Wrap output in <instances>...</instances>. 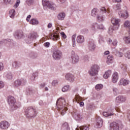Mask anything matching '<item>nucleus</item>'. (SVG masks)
I'll use <instances>...</instances> for the list:
<instances>
[{
	"mask_svg": "<svg viewBox=\"0 0 130 130\" xmlns=\"http://www.w3.org/2000/svg\"><path fill=\"white\" fill-rule=\"evenodd\" d=\"M10 126V123L7 121H2L0 122V128L1 129H8Z\"/></svg>",
	"mask_w": 130,
	"mask_h": 130,
	"instance_id": "13",
	"label": "nucleus"
},
{
	"mask_svg": "<svg viewBox=\"0 0 130 130\" xmlns=\"http://www.w3.org/2000/svg\"><path fill=\"white\" fill-rule=\"evenodd\" d=\"M50 39H52L54 41H57L59 40V33L55 32L52 34L50 35Z\"/></svg>",
	"mask_w": 130,
	"mask_h": 130,
	"instance_id": "16",
	"label": "nucleus"
},
{
	"mask_svg": "<svg viewBox=\"0 0 130 130\" xmlns=\"http://www.w3.org/2000/svg\"><path fill=\"white\" fill-rule=\"evenodd\" d=\"M119 127H123L122 122L120 121H117L116 122H113L110 124V130H119Z\"/></svg>",
	"mask_w": 130,
	"mask_h": 130,
	"instance_id": "5",
	"label": "nucleus"
},
{
	"mask_svg": "<svg viewBox=\"0 0 130 130\" xmlns=\"http://www.w3.org/2000/svg\"><path fill=\"white\" fill-rule=\"evenodd\" d=\"M60 34H61L62 37L63 38H64V39H66L67 38V36L66 35V34H64V32H63V31H61L60 32Z\"/></svg>",
	"mask_w": 130,
	"mask_h": 130,
	"instance_id": "60",
	"label": "nucleus"
},
{
	"mask_svg": "<svg viewBox=\"0 0 130 130\" xmlns=\"http://www.w3.org/2000/svg\"><path fill=\"white\" fill-rule=\"evenodd\" d=\"M118 81V74L117 72H115L113 74L112 81L113 83H117Z\"/></svg>",
	"mask_w": 130,
	"mask_h": 130,
	"instance_id": "23",
	"label": "nucleus"
},
{
	"mask_svg": "<svg viewBox=\"0 0 130 130\" xmlns=\"http://www.w3.org/2000/svg\"><path fill=\"white\" fill-rule=\"evenodd\" d=\"M6 78L9 80H12L13 79V75L11 73H9L7 74Z\"/></svg>",
	"mask_w": 130,
	"mask_h": 130,
	"instance_id": "52",
	"label": "nucleus"
},
{
	"mask_svg": "<svg viewBox=\"0 0 130 130\" xmlns=\"http://www.w3.org/2000/svg\"><path fill=\"white\" fill-rule=\"evenodd\" d=\"M38 56V55L34 52H31L28 54V57L31 58V59H35L37 58Z\"/></svg>",
	"mask_w": 130,
	"mask_h": 130,
	"instance_id": "26",
	"label": "nucleus"
},
{
	"mask_svg": "<svg viewBox=\"0 0 130 130\" xmlns=\"http://www.w3.org/2000/svg\"><path fill=\"white\" fill-rule=\"evenodd\" d=\"M99 43H102V42H103V37H102V36H101V35L99 36Z\"/></svg>",
	"mask_w": 130,
	"mask_h": 130,
	"instance_id": "57",
	"label": "nucleus"
},
{
	"mask_svg": "<svg viewBox=\"0 0 130 130\" xmlns=\"http://www.w3.org/2000/svg\"><path fill=\"white\" fill-rule=\"evenodd\" d=\"M61 56H62V53L61 51H59V50H55L53 51L52 57L54 58V59L59 60V59L61 58Z\"/></svg>",
	"mask_w": 130,
	"mask_h": 130,
	"instance_id": "9",
	"label": "nucleus"
},
{
	"mask_svg": "<svg viewBox=\"0 0 130 130\" xmlns=\"http://www.w3.org/2000/svg\"><path fill=\"white\" fill-rule=\"evenodd\" d=\"M24 36V33L23 31L21 30H17L14 33V37L16 39H21Z\"/></svg>",
	"mask_w": 130,
	"mask_h": 130,
	"instance_id": "11",
	"label": "nucleus"
},
{
	"mask_svg": "<svg viewBox=\"0 0 130 130\" xmlns=\"http://www.w3.org/2000/svg\"><path fill=\"white\" fill-rule=\"evenodd\" d=\"M37 116V111L36 109H34V110L31 112L29 116H28V118H34Z\"/></svg>",
	"mask_w": 130,
	"mask_h": 130,
	"instance_id": "30",
	"label": "nucleus"
},
{
	"mask_svg": "<svg viewBox=\"0 0 130 130\" xmlns=\"http://www.w3.org/2000/svg\"><path fill=\"white\" fill-rule=\"evenodd\" d=\"M34 110V108L32 107H29L27 108V109L25 110V113L26 117H28L30 114V113H32L33 110Z\"/></svg>",
	"mask_w": 130,
	"mask_h": 130,
	"instance_id": "22",
	"label": "nucleus"
},
{
	"mask_svg": "<svg viewBox=\"0 0 130 130\" xmlns=\"http://www.w3.org/2000/svg\"><path fill=\"white\" fill-rule=\"evenodd\" d=\"M112 90H113V94L115 96L119 94V90H118V88H117V87H113Z\"/></svg>",
	"mask_w": 130,
	"mask_h": 130,
	"instance_id": "36",
	"label": "nucleus"
},
{
	"mask_svg": "<svg viewBox=\"0 0 130 130\" xmlns=\"http://www.w3.org/2000/svg\"><path fill=\"white\" fill-rule=\"evenodd\" d=\"M97 26V23H94L93 24V25L91 26V31L93 32V33H95L96 32V30L95 28V26Z\"/></svg>",
	"mask_w": 130,
	"mask_h": 130,
	"instance_id": "46",
	"label": "nucleus"
},
{
	"mask_svg": "<svg viewBox=\"0 0 130 130\" xmlns=\"http://www.w3.org/2000/svg\"><path fill=\"white\" fill-rule=\"evenodd\" d=\"M72 115L76 120H81V119H83V116L81 115V113L78 110H74L73 112L72 113Z\"/></svg>",
	"mask_w": 130,
	"mask_h": 130,
	"instance_id": "10",
	"label": "nucleus"
},
{
	"mask_svg": "<svg viewBox=\"0 0 130 130\" xmlns=\"http://www.w3.org/2000/svg\"><path fill=\"white\" fill-rule=\"evenodd\" d=\"M114 52L115 53L116 55H117V56H118L119 57H121L123 55V54H122V52L118 51L117 50H115Z\"/></svg>",
	"mask_w": 130,
	"mask_h": 130,
	"instance_id": "40",
	"label": "nucleus"
},
{
	"mask_svg": "<svg viewBox=\"0 0 130 130\" xmlns=\"http://www.w3.org/2000/svg\"><path fill=\"white\" fill-rule=\"evenodd\" d=\"M126 100V98L123 96V95H119L116 98V103H122L123 102H125Z\"/></svg>",
	"mask_w": 130,
	"mask_h": 130,
	"instance_id": "18",
	"label": "nucleus"
},
{
	"mask_svg": "<svg viewBox=\"0 0 130 130\" xmlns=\"http://www.w3.org/2000/svg\"><path fill=\"white\" fill-rule=\"evenodd\" d=\"M103 88V85L101 84H97L95 86V89L96 90H97V91H100V90H101V89H102Z\"/></svg>",
	"mask_w": 130,
	"mask_h": 130,
	"instance_id": "42",
	"label": "nucleus"
},
{
	"mask_svg": "<svg viewBox=\"0 0 130 130\" xmlns=\"http://www.w3.org/2000/svg\"><path fill=\"white\" fill-rule=\"evenodd\" d=\"M39 23L38 20L35 19H32L30 21V24L31 25H38Z\"/></svg>",
	"mask_w": 130,
	"mask_h": 130,
	"instance_id": "38",
	"label": "nucleus"
},
{
	"mask_svg": "<svg viewBox=\"0 0 130 130\" xmlns=\"http://www.w3.org/2000/svg\"><path fill=\"white\" fill-rule=\"evenodd\" d=\"M27 92L28 93H29V94H34V93H36V90H35L31 88H29L27 89Z\"/></svg>",
	"mask_w": 130,
	"mask_h": 130,
	"instance_id": "43",
	"label": "nucleus"
},
{
	"mask_svg": "<svg viewBox=\"0 0 130 130\" xmlns=\"http://www.w3.org/2000/svg\"><path fill=\"white\" fill-rule=\"evenodd\" d=\"M42 5L44 8H48L51 10H54L56 8V5L52 2H50L48 0H42Z\"/></svg>",
	"mask_w": 130,
	"mask_h": 130,
	"instance_id": "7",
	"label": "nucleus"
},
{
	"mask_svg": "<svg viewBox=\"0 0 130 130\" xmlns=\"http://www.w3.org/2000/svg\"><path fill=\"white\" fill-rule=\"evenodd\" d=\"M76 36H77V34H74L72 37L73 47H75V46H76Z\"/></svg>",
	"mask_w": 130,
	"mask_h": 130,
	"instance_id": "39",
	"label": "nucleus"
},
{
	"mask_svg": "<svg viewBox=\"0 0 130 130\" xmlns=\"http://www.w3.org/2000/svg\"><path fill=\"white\" fill-rule=\"evenodd\" d=\"M88 47L89 51H95L96 49V44L94 43V41L89 42L88 45Z\"/></svg>",
	"mask_w": 130,
	"mask_h": 130,
	"instance_id": "17",
	"label": "nucleus"
},
{
	"mask_svg": "<svg viewBox=\"0 0 130 130\" xmlns=\"http://www.w3.org/2000/svg\"><path fill=\"white\" fill-rule=\"evenodd\" d=\"M70 90H71V87L69 85H66L62 88V92H68V91H70Z\"/></svg>",
	"mask_w": 130,
	"mask_h": 130,
	"instance_id": "37",
	"label": "nucleus"
},
{
	"mask_svg": "<svg viewBox=\"0 0 130 130\" xmlns=\"http://www.w3.org/2000/svg\"><path fill=\"white\" fill-rule=\"evenodd\" d=\"M14 85L16 87H19L20 86H21V81L20 80H17L15 81Z\"/></svg>",
	"mask_w": 130,
	"mask_h": 130,
	"instance_id": "47",
	"label": "nucleus"
},
{
	"mask_svg": "<svg viewBox=\"0 0 130 130\" xmlns=\"http://www.w3.org/2000/svg\"><path fill=\"white\" fill-rule=\"evenodd\" d=\"M115 29H116V28L114 29V26H110V27L109 28V34H112V33L113 32V30H116Z\"/></svg>",
	"mask_w": 130,
	"mask_h": 130,
	"instance_id": "50",
	"label": "nucleus"
},
{
	"mask_svg": "<svg viewBox=\"0 0 130 130\" xmlns=\"http://www.w3.org/2000/svg\"><path fill=\"white\" fill-rule=\"evenodd\" d=\"M112 44L114 46H116L117 45V40H114L112 42Z\"/></svg>",
	"mask_w": 130,
	"mask_h": 130,
	"instance_id": "62",
	"label": "nucleus"
},
{
	"mask_svg": "<svg viewBox=\"0 0 130 130\" xmlns=\"http://www.w3.org/2000/svg\"><path fill=\"white\" fill-rule=\"evenodd\" d=\"M114 9L115 11H119L118 14L119 18H123V19H127L128 18V13L126 10L125 11H120L121 10L120 4H116Z\"/></svg>",
	"mask_w": 130,
	"mask_h": 130,
	"instance_id": "1",
	"label": "nucleus"
},
{
	"mask_svg": "<svg viewBox=\"0 0 130 130\" xmlns=\"http://www.w3.org/2000/svg\"><path fill=\"white\" fill-rule=\"evenodd\" d=\"M98 14V11H97V9L94 8L91 11V15L92 17H96V15Z\"/></svg>",
	"mask_w": 130,
	"mask_h": 130,
	"instance_id": "35",
	"label": "nucleus"
},
{
	"mask_svg": "<svg viewBox=\"0 0 130 130\" xmlns=\"http://www.w3.org/2000/svg\"><path fill=\"white\" fill-rule=\"evenodd\" d=\"M75 100L78 102V101H81L82 100L81 96L79 95H75Z\"/></svg>",
	"mask_w": 130,
	"mask_h": 130,
	"instance_id": "55",
	"label": "nucleus"
},
{
	"mask_svg": "<svg viewBox=\"0 0 130 130\" xmlns=\"http://www.w3.org/2000/svg\"><path fill=\"white\" fill-rule=\"evenodd\" d=\"M96 127H101L103 125V120L100 116H96Z\"/></svg>",
	"mask_w": 130,
	"mask_h": 130,
	"instance_id": "20",
	"label": "nucleus"
},
{
	"mask_svg": "<svg viewBox=\"0 0 130 130\" xmlns=\"http://www.w3.org/2000/svg\"><path fill=\"white\" fill-rule=\"evenodd\" d=\"M97 28L99 29L100 30H104V29H105L104 28V26L103 25V24H99L98 25V24L97 23Z\"/></svg>",
	"mask_w": 130,
	"mask_h": 130,
	"instance_id": "51",
	"label": "nucleus"
},
{
	"mask_svg": "<svg viewBox=\"0 0 130 130\" xmlns=\"http://www.w3.org/2000/svg\"><path fill=\"white\" fill-rule=\"evenodd\" d=\"M112 72L111 70H108L106 71L103 75L104 79H108L110 76H111Z\"/></svg>",
	"mask_w": 130,
	"mask_h": 130,
	"instance_id": "29",
	"label": "nucleus"
},
{
	"mask_svg": "<svg viewBox=\"0 0 130 130\" xmlns=\"http://www.w3.org/2000/svg\"><path fill=\"white\" fill-rule=\"evenodd\" d=\"M20 84L21 86H24V85H26L27 83V80L24 78H21L20 80Z\"/></svg>",
	"mask_w": 130,
	"mask_h": 130,
	"instance_id": "45",
	"label": "nucleus"
},
{
	"mask_svg": "<svg viewBox=\"0 0 130 130\" xmlns=\"http://www.w3.org/2000/svg\"><path fill=\"white\" fill-rule=\"evenodd\" d=\"M123 40L126 44H130V37H124Z\"/></svg>",
	"mask_w": 130,
	"mask_h": 130,
	"instance_id": "34",
	"label": "nucleus"
},
{
	"mask_svg": "<svg viewBox=\"0 0 130 130\" xmlns=\"http://www.w3.org/2000/svg\"><path fill=\"white\" fill-rule=\"evenodd\" d=\"M7 102L11 110H15V109H17V108H19V107L17 106L16 99H15V98L13 96H9L8 98Z\"/></svg>",
	"mask_w": 130,
	"mask_h": 130,
	"instance_id": "4",
	"label": "nucleus"
},
{
	"mask_svg": "<svg viewBox=\"0 0 130 130\" xmlns=\"http://www.w3.org/2000/svg\"><path fill=\"white\" fill-rule=\"evenodd\" d=\"M50 45V43L49 42H46L44 44V46L45 47L48 48L49 47Z\"/></svg>",
	"mask_w": 130,
	"mask_h": 130,
	"instance_id": "61",
	"label": "nucleus"
},
{
	"mask_svg": "<svg viewBox=\"0 0 130 130\" xmlns=\"http://www.w3.org/2000/svg\"><path fill=\"white\" fill-rule=\"evenodd\" d=\"M80 130H89V126H82L80 128Z\"/></svg>",
	"mask_w": 130,
	"mask_h": 130,
	"instance_id": "54",
	"label": "nucleus"
},
{
	"mask_svg": "<svg viewBox=\"0 0 130 130\" xmlns=\"http://www.w3.org/2000/svg\"><path fill=\"white\" fill-rule=\"evenodd\" d=\"M61 129L62 130H70V126L69 125V124L67 122L64 123L62 125Z\"/></svg>",
	"mask_w": 130,
	"mask_h": 130,
	"instance_id": "32",
	"label": "nucleus"
},
{
	"mask_svg": "<svg viewBox=\"0 0 130 130\" xmlns=\"http://www.w3.org/2000/svg\"><path fill=\"white\" fill-rule=\"evenodd\" d=\"M59 99L57 100L56 105L58 108V110L60 111L61 115L63 116L64 114L67 113V110H68V108L64 107V105L62 104V102H64V100H62L61 101L59 102Z\"/></svg>",
	"mask_w": 130,
	"mask_h": 130,
	"instance_id": "3",
	"label": "nucleus"
},
{
	"mask_svg": "<svg viewBox=\"0 0 130 130\" xmlns=\"http://www.w3.org/2000/svg\"><path fill=\"white\" fill-rule=\"evenodd\" d=\"M106 13L109 14V9L106 10L105 7H102L100 11V14H98L96 16V20L98 22H100L104 21V14H106Z\"/></svg>",
	"mask_w": 130,
	"mask_h": 130,
	"instance_id": "2",
	"label": "nucleus"
},
{
	"mask_svg": "<svg viewBox=\"0 0 130 130\" xmlns=\"http://www.w3.org/2000/svg\"><path fill=\"white\" fill-rule=\"evenodd\" d=\"M129 84V81L128 80L122 78L119 81L118 84L119 86L122 85L123 86H127Z\"/></svg>",
	"mask_w": 130,
	"mask_h": 130,
	"instance_id": "21",
	"label": "nucleus"
},
{
	"mask_svg": "<svg viewBox=\"0 0 130 130\" xmlns=\"http://www.w3.org/2000/svg\"><path fill=\"white\" fill-rule=\"evenodd\" d=\"M84 41H85V39L84 38V36H79L77 37V42L78 43H83Z\"/></svg>",
	"mask_w": 130,
	"mask_h": 130,
	"instance_id": "28",
	"label": "nucleus"
},
{
	"mask_svg": "<svg viewBox=\"0 0 130 130\" xmlns=\"http://www.w3.org/2000/svg\"><path fill=\"white\" fill-rule=\"evenodd\" d=\"M124 26L125 28H129L130 27V21L128 20H126L124 22Z\"/></svg>",
	"mask_w": 130,
	"mask_h": 130,
	"instance_id": "44",
	"label": "nucleus"
},
{
	"mask_svg": "<svg viewBox=\"0 0 130 130\" xmlns=\"http://www.w3.org/2000/svg\"><path fill=\"white\" fill-rule=\"evenodd\" d=\"M121 69L124 72H126V70H127V66H126V64H121Z\"/></svg>",
	"mask_w": 130,
	"mask_h": 130,
	"instance_id": "49",
	"label": "nucleus"
},
{
	"mask_svg": "<svg viewBox=\"0 0 130 130\" xmlns=\"http://www.w3.org/2000/svg\"><path fill=\"white\" fill-rule=\"evenodd\" d=\"M19 4H20V0L17 1L16 4L14 5L15 8H18V6H19Z\"/></svg>",
	"mask_w": 130,
	"mask_h": 130,
	"instance_id": "63",
	"label": "nucleus"
},
{
	"mask_svg": "<svg viewBox=\"0 0 130 130\" xmlns=\"http://www.w3.org/2000/svg\"><path fill=\"white\" fill-rule=\"evenodd\" d=\"M13 68L18 70V71H21L22 70V64L19 61H15L12 63Z\"/></svg>",
	"mask_w": 130,
	"mask_h": 130,
	"instance_id": "15",
	"label": "nucleus"
},
{
	"mask_svg": "<svg viewBox=\"0 0 130 130\" xmlns=\"http://www.w3.org/2000/svg\"><path fill=\"white\" fill-rule=\"evenodd\" d=\"M30 18H31V15H29L28 16H27L26 18V21H27V22H29V21H30Z\"/></svg>",
	"mask_w": 130,
	"mask_h": 130,
	"instance_id": "64",
	"label": "nucleus"
},
{
	"mask_svg": "<svg viewBox=\"0 0 130 130\" xmlns=\"http://www.w3.org/2000/svg\"><path fill=\"white\" fill-rule=\"evenodd\" d=\"M39 36L37 34V32H32L30 33L28 35V39H27V43H32L33 41L35 40H36L37 38H38Z\"/></svg>",
	"mask_w": 130,
	"mask_h": 130,
	"instance_id": "8",
	"label": "nucleus"
},
{
	"mask_svg": "<svg viewBox=\"0 0 130 130\" xmlns=\"http://www.w3.org/2000/svg\"><path fill=\"white\" fill-rule=\"evenodd\" d=\"M114 114L113 113H108L107 112H104L103 113L104 116H105V117H108V116H112Z\"/></svg>",
	"mask_w": 130,
	"mask_h": 130,
	"instance_id": "41",
	"label": "nucleus"
},
{
	"mask_svg": "<svg viewBox=\"0 0 130 130\" xmlns=\"http://www.w3.org/2000/svg\"><path fill=\"white\" fill-rule=\"evenodd\" d=\"M15 15H16V11H15V9H12L9 11V16L10 18H12V19H14Z\"/></svg>",
	"mask_w": 130,
	"mask_h": 130,
	"instance_id": "33",
	"label": "nucleus"
},
{
	"mask_svg": "<svg viewBox=\"0 0 130 130\" xmlns=\"http://www.w3.org/2000/svg\"><path fill=\"white\" fill-rule=\"evenodd\" d=\"M107 63L108 64H111L113 62V56L111 55L108 56L107 57Z\"/></svg>",
	"mask_w": 130,
	"mask_h": 130,
	"instance_id": "31",
	"label": "nucleus"
},
{
	"mask_svg": "<svg viewBox=\"0 0 130 130\" xmlns=\"http://www.w3.org/2000/svg\"><path fill=\"white\" fill-rule=\"evenodd\" d=\"M38 73L36 72L34 73H33L31 77H30V80H31V81H34V80H35V78H36V77H38Z\"/></svg>",
	"mask_w": 130,
	"mask_h": 130,
	"instance_id": "48",
	"label": "nucleus"
},
{
	"mask_svg": "<svg viewBox=\"0 0 130 130\" xmlns=\"http://www.w3.org/2000/svg\"><path fill=\"white\" fill-rule=\"evenodd\" d=\"M65 79L70 83L75 81V76L71 73H67L65 76Z\"/></svg>",
	"mask_w": 130,
	"mask_h": 130,
	"instance_id": "14",
	"label": "nucleus"
},
{
	"mask_svg": "<svg viewBox=\"0 0 130 130\" xmlns=\"http://www.w3.org/2000/svg\"><path fill=\"white\" fill-rule=\"evenodd\" d=\"M112 24L114 25V26H117L116 29H118L119 27V22H120V19H117L116 18H113L111 20Z\"/></svg>",
	"mask_w": 130,
	"mask_h": 130,
	"instance_id": "19",
	"label": "nucleus"
},
{
	"mask_svg": "<svg viewBox=\"0 0 130 130\" xmlns=\"http://www.w3.org/2000/svg\"><path fill=\"white\" fill-rule=\"evenodd\" d=\"M100 68L99 66L97 64H94L93 65L91 68L90 70H89L88 73L91 77H94V76H96V75H98V72H99Z\"/></svg>",
	"mask_w": 130,
	"mask_h": 130,
	"instance_id": "6",
	"label": "nucleus"
},
{
	"mask_svg": "<svg viewBox=\"0 0 130 130\" xmlns=\"http://www.w3.org/2000/svg\"><path fill=\"white\" fill-rule=\"evenodd\" d=\"M51 84L52 86H56V85L58 84V80H54L52 81Z\"/></svg>",
	"mask_w": 130,
	"mask_h": 130,
	"instance_id": "53",
	"label": "nucleus"
},
{
	"mask_svg": "<svg viewBox=\"0 0 130 130\" xmlns=\"http://www.w3.org/2000/svg\"><path fill=\"white\" fill-rule=\"evenodd\" d=\"M12 40L9 39L3 40L2 41H0V46L2 45H5V44H10L11 42H12Z\"/></svg>",
	"mask_w": 130,
	"mask_h": 130,
	"instance_id": "25",
	"label": "nucleus"
},
{
	"mask_svg": "<svg viewBox=\"0 0 130 130\" xmlns=\"http://www.w3.org/2000/svg\"><path fill=\"white\" fill-rule=\"evenodd\" d=\"M123 52H125V51H126V53L124 54V56L128 59H130V49H128V48H124L123 49Z\"/></svg>",
	"mask_w": 130,
	"mask_h": 130,
	"instance_id": "24",
	"label": "nucleus"
},
{
	"mask_svg": "<svg viewBox=\"0 0 130 130\" xmlns=\"http://www.w3.org/2000/svg\"><path fill=\"white\" fill-rule=\"evenodd\" d=\"M89 56H88V55H85L84 57V58H83V60L85 61H89Z\"/></svg>",
	"mask_w": 130,
	"mask_h": 130,
	"instance_id": "58",
	"label": "nucleus"
},
{
	"mask_svg": "<svg viewBox=\"0 0 130 130\" xmlns=\"http://www.w3.org/2000/svg\"><path fill=\"white\" fill-rule=\"evenodd\" d=\"M34 2V0H26V4L28 6H31V5L33 4Z\"/></svg>",
	"mask_w": 130,
	"mask_h": 130,
	"instance_id": "56",
	"label": "nucleus"
},
{
	"mask_svg": "<svg viewBox=\"0 0 130 130\" xmlns=\"http://www.w3.org/2000/svg\"><path fill=\"white\" fill-rule=\"evenodd\" d=\"M57 18L59 21H62V20H64V18H66V13L63 12L59 13Z\"/></svg>",
	"mask_w": 130,
	"mask_h": 130,
	"instance_id": "27",
	"label": "nucleus"
},
{
	"mask_svg": "<svg viewBox=\"0 0 130 130\" xmlns=\"http://www.w3.org/2000/svg\"><path fill=\"white\" fill-rule=\"evenodd\" d=\"M5 87V83L4 82L0 81V89H3Z\"/></svg>",
	"mask_w": 130,
	"mask_h": 130,
	"instance_id": "59",
	"label": "nucleus"
},
{
	"mask_svg": "<svg viewBox=\"0 0 130 130\" xmlns=\"http://www.w3.org/2000/svg\"><path fill=\"white\" fill-rule=\"evenodd\" d=\"M71 58L72 59L73 63H77L79 62L80 58L79 56L75 53V51H72L71 52Z\"/></svg>",
	"mask_w": 130,
	"mask_h": 130,
	"instance_id": "12",
	"label": "nucleus"
}]
</instances>
